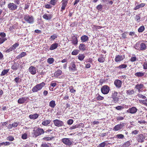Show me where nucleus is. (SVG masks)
<instances>
[{
    "mask_svg": "<svg viewBox=\"0 0 147 147\" xmlns=\"http://www.w3.org/2000/svg\"><path fill=\"white\" fill-rule=\"evenodd\" d=\"M146 41H139L134 46V48L139 51H144L147 48Z\"/></svg>",
    "mask_w": 147,
    "mask_h": 147,
    "instance_id": "1",
    "label": "nucleus"
},
{
    "mask_svg": "<svg viewBox=\"0 0 147 147\" xmlns=\"http://www.w3.org/2000/svg\"><path fill=\"white\" fill-rule=\"evenodd\" d=\"M45 132V131L42 128H38L37 129H34L32 132V136L35 138L43 134Z\"/></svg>",
    "mask_w": 147,
    "mask_h": 147,
    "instance_id": "2",
    "label": "nucleus"
},
{
    "mask_svg": "<svg viewBox=\"0 0 147 147\" xmlns=\"http://www.w3.org/2000/svg\"><path fill=\"white\" fill-rule=\"evenodd\" d=\"M45 85V83L44 82L37 84L32 88V91L33 92H37L40 90Z\"/></svg>",
    "mask_w": 147,
    "mask_h": 147,
    "instance_id": "3",
    "label": "nucleus"
},
{
    "mask_svg": "<svg viewBox=\"0 0 147 147\" xmlns=\"http://www.w3.org/2000/svg\"><path fill=\"white\" fill-rule=\"evenodd\" d=\"M24 19L29 24H32L34 21L33 16L28 14L24 15Z\"/></svg>",
    "mask_w": 147,
    "mask_h": 147,
    "instance_id": "4",
    "label": "nucleus"
},
{
    "mask_svg": "<svg viewBox=\"0 0 147 147\" xmlns=\"http://www.w3.org/2000/svg\"><path fill=\"white\" fill-rule=\"evenodd\" d=\"M61 141L65 145L69 146L73 144L72 140L70 138H63L61 140Z\"/></svg>",
    "mask_w": 147,
    "mask_h": 147,
    "instance_id": "5",
    "label": "nucleus"
},
{
    "mask_svg": "<svg viewBox=\"0 0 147 147\" xmlns=\"http://www.w3.org/2000/svg\"><path fill=\"white\" fill-rule=\"evenodd\" d=\"M18 6L13 3H10L7 5V7L11 11H14L17 9Z\"/></svg>",
    "mask_w": 147,
    "mask_h": 147,
    "instance_id": "6",
    "label": "nucleus"
},
{
    "mask_svg": "<svg viewBox=\"0 0 147 147\" xmlns=\"http://www.w3.org/2000/svg\"><path fill=\"white\" fill-rule=\"evenodd\" d=\"M102 93L105 94L108 93L110 90V88L107 85L103 86L101 89Z\"/></svg>",
    "mask_w": 147,
    "mask_h": 147,
    "instance_id": "7",
    "label": "nucleus"
},
{
    "mask_svg": "<svg viewBox=\"0 0 147 147\" xmlns=\"http://www.w3.org/2000/svg\"><path fill=\"white\" fill-rule=\"evenodd\" d=\"M55 125L57 127H60L63 126L64 125V123L63 121L59 119H55L53 121Z\"/></svg>",
    "mask_w": 147,
    "mask_h": 147,
    "instance_id": "8",
    "label": "nucleus"
},
{
    "mask_svg": "<svg viewBox=\"0 0 147 147\" xmlns=\"http://www.w3.org/2000/svg\"><path fill=\"white\" fill-rule=\"evenodd\" d=\"M125 124L124 123H120L117 124L114 127L113 130L114 131H117L121 130L124 127Z\"/></svg>",
    "mask_w": 147,
    "mask_h": 147,
    "instance_id": "9",
    "label": "nucleus"
},
{
    "mask_svg": "<svg viewBox=\"0 0 147 147\" xmlns=\"http://www.w3.org/2000/svg\"><path fill=\"white\" fill-rule=\"evenodd\" d=\"M114 84L117 88L119 89L121 87L122 82L120 80H115L114 82Z\"/></svg>",
    "mask_w": 147,
    "mask_h": 147,
    "instance_id": "10",
    "label": "nucleus"
},
{
    "mask_svg": "<svg viewBox=\"0 0 147 147\" xmlns=\"http://www.w3.org/2000/svg\"><path fill=\"white\" fill-rule=\"evenodd\" d=\"M138 111L137 109L134 107L129 108L127 111V112L131 114H135Z\"/></svg>",
    "mask_w": 147,
    "mask_h": 147,
    "instance_id": "11",
    "label": "nucleus"
},
{
    "mask_svg": "<svg viewBox=\"0 0 147 147\" xmlns=\"http://www.w3.org/2000/svg\"><path fill=\"white\" fill-rule=\"evenodd\" d=\"M144 88V85L142 84H138L136 85L135 88L138 90V92H142V90Z\"/></svg>",
    "mask_w": 147,
    "mask_h": 147,
    "instance_id": "12",
    "label": "nucleus"
},
{
    "mask_svg": "<svg viewBox=\"0 0 147 147\" xmlns=\"http://www.w3.org/2000/svg\"><path fill=\"white\" fill-rule=\"evenodd\" d=\"M146 138V136L142 134H140L138 136L137 140L139 142L142 143L144 142Z\"/></svg>",
    "mask_w": 147,
    "mask_h": 147,
    "instance_id": "13",
    "label": "nucleus"
},
{
    "mask_svg": "<svg viewBox=\"0 0 147 147\" xmlns=\"http://www.w3.org/2000/svg\"><path fill=\"white\" fill-rule=\"evenodd\" d=\"M28 71L32 75H35L36 73V69L35 67L31 66L28 69Z\"/></svg>",
    "mask_w": 147,
    "mask_h": 147,
    "instance_id": "14",
    "label": "nucleus"
},
{
    "mask_svg": "<svg viewBox=\"0 0 147 147\" xmlns=\"http://www.w3.org/2000/svg\"><path fill=\"white\" fill-rule=\"evenodd\" d=\"M146 5L145 3H141L139 4L137 2H136L135 3V5H136V7L134 8V10H137L141 7H144Z\"/></svg>",
    "mask_w": 147,
    "mask_h": 147,
    "instance_id": "15",
    "label": "nucleus"
},
{
    "mask_svg": "<svg viewBox=\"0 0 147 147\" xmlns=\"http://www.w3.org/2000/svg\"><path fill=\"white\" fill-rule=\"evenodd\" d=\"M69 0H62V7H61V11H62L65 9V8L68 3V1Z\"/></svg>",
    "mask_w": 147,
    "mask_h": 147,
    "instance_id": "16",
    "label": "nucleus"
},
{
    "mask_svg": "<svg viewBox=\"0 0 147 147\" xmlns=\"http://www.w3.org/2000/svg\"><path fill=\"white\" fill-rule=\"evenodd\" d=\"M125 58L124 56L118 55H117L115 58V61L116 62H120L123 60Z\"/></svg>",
    "mask_w": 147,
    "mask_h": 147,
    "instance_id": "17",
    "label": "nucleus"
},
{
    "mask_svg": "<svg viewBox=\"0 0 147 147\" xmlns=\"http://www.w3.org/2000/svg\"><path fill=\"white\" fill-rule=\"evenodd\" d=\"M28 98L27 97H24L21 98H20L18 101V102L19 104H23L26 101Z\"/></svg>",
    "mask_w": 147,
    "mask_h": 147,
    "instance_id": "18",
    "label": "nucleus"
},
{
    "mask_svg": "<svg viewBox=\"0 0 147 147\" xmlns=\"http://www.w3.org/2000/svg\"><path fill=\"white\" fill-rule=\"evenodd\" d=\"M86 46L84 44L81 43L79 45V49L80 50L84 51L86 50Z\"/></svg>",
    "mask_w": 147,
    "mask_h": 147,
    "instance_id": "19",
    "label": "nucleus"
},
{
    "mask_svg": "<svg viewBox=\"0 0 147 147\" xmlns=\"http://www.w3.org/2000/svg\"><path fill=\"white\" fill-rule=\"evenodd\" d=\"M43 18L46 20H50L52 18V16L50 14L45 13L42 16Z\"/></svg>",
    "mask_w": 147,
    "mask_h": 147,
    "instance_id": "20",
    "label": "nucleus"
},
{
    "mask_svg": "<svg viewBox=\"0 0 147 147\" xmlns=\"http://www.w3.org/2000/svg\"><path fill=\"white\" fill-rule=\"evenodd\" d=\"M58 44L57 43H54L51 45L49 49L50 50H52L56 49L58 47Z\"/></svg>",
    "mask_w": 147,
    "mask_h": 147,
    "instance_id": "21",
    "label": "nucleus"
},
{
    "mask_svg": "<svg viewBox=\"0 0 147 147\" xmlns=\"http://www.w3.org/2000/svg\"><path fill=\"white\" fill-rule=\"evenodd\" d=\"M127 67L126 65L125 64H122L119 66L115 67V69H119L121 70L123 69H125Z\"/></svg>",
    "mask_w": 147,
    "mask_h": 147,
    "instance_id": "22",
    "label": "nucleus"
},
{
    "mask_svg": "<svg viewBox=\"0 0 147 147\" xmlns=\"http://www.w3.org/2000/svg\"><path fill=\"white\" fill-rule=\"evenodd\" d=\"M72 43L75 45H76L78 44V40L77 37L75 36H73L72 37Z\"/></svg>",
    "mask_w": 147,
    "mask_h": 147,
    "instance_id": "23",
    "label": "nucleus"
},
{
    "mask_svg": "<svg viewBox=\"0 0 147 147\" xmlns=\"http://www.w3.org/2000/svg\"><path fill=\"white\" fill-rule=\"evenodd\" d=\"M88 38L87 36L84 35L81 37V40L82 42H86L88 41Z\"/></svg>",
    "mask_w": 147,
    "mask_h": 147,
    "instance_id": "24",
    "label": "nucleus"
},
{
    "mask_svg": "<svg viewBox=\"0 0 147 147\" xmlns=\"http://www.w3.org/2000/svg\"><path fill=\"white\" fill-rule=\"evenodd\" d=\"M126 93L127 95H132L135 93V91L133 89H130L129 90H127Z\"/></svg>",
    "mask_w": 147,
    "mask_h": 147,
    "instance_id": "25",
    "label": "nucleus"
},
{
    "mask_svg": "<svg viewBox=\"0 0 147 147\" xmlns=\"http://www.w3.org/2000/svg\"><path fill=\"white\" fill-rule=\"evenodd\" d=\"M145 74L144 72H138L134 74L135 75L138 77H140L143 76Z\"/></svg>",
    "mask_w": 147,
    "mask_h": 147,
    "instance_id": "26",
    "label": "nucleus"
},
{
    "mask_svg": "<svg viewBox=\"0 0 147 147\" xmlns=\"http://www.w3.org/2000/svg\"><path fill=\"white\" fill-rule=\"evenodd\" d=\"M38 114L35 113L33 115L31 114L30 115L29 117L30 119H37L38 117Z\"/></svg>",
    "mask_w": 147,
    "mask_h": 147,
    "instance_id": "27",
    "label": "nucleus"
},
{
    "mask_svg": "<svg viewBox=\"0 0 147 147\" xmlns=\"http://www.w3.org/2000/svg\"><path fill=\"white\" fill-rule=\"evenodd\" d=\"M62 73V71L60 70H58L55 72L54 76L55 77H58L61 75Z\"/></svg>",
    "mask_w": 147,
    "mask_h": 147,
    "instance_id": "28",
    "label": "nucleus"
},
{
    "mask_svg": "<svg viewBox=\"0 0 147 147\" xmlns=\"http://www.w3.org/2000/svg\"><path fill=\"white\" fill-rule=\"evenodd\" d=\"M131 140H130L128 141L125 142L123 145V147H128L131 145Z\"/></svg>",
    "mask_w": 147,
    "mask_h": 147,
    "instance_id": "29",
    "label": "nucleus"
},
{
    "mask_svg": "<svg viewBox=\"0 0 147 147\" xmlns=\"http://www.w3.org/2000/svg\"><path fill=\"white\" fill-rule=\"evenodd\" d=\"M51 120L50 119L45 120L42 122V124L45 126H47L50 123Z\"/></svg>",
    "mask_w": 147,
    "mask_h": 147,
    "instance_id": "30",
    "label": "nucleus"
},
{
    "mask_svg": "<svg viewBox=\"0 0 147 147\" xmlns=\"http://www.w3.org/2000/svg\"><path fill=\"white\" fill-rule=\"evenodd\" d=\"M18 63H15L13 65L11 66V68L14 70H17L18 68Z\"/></svg>",
    "mask_w": 147,
    "mask_h": 147,
    "instance_id": "31",
    "label": "nucleus"
},
{
    "mask_svg": "<svg viewBox=\"0 0 147 147\" xmlns=\"http://www.w3.org/2000/svg\"><path fill=\"white\" fill-rule=\"evenodd\" d=\"M26 55L27 54L26 52H22V53H21L20 55L17 56V57H16V58L17 59H20L26 56Z\"/></svg>",
    "mask_w": 147,
    "mask_h": 147,
    "instance_id": "32",
    "label": "nucleus"
},
{
    "mask_svg": "<svg viewBox=\"0 0 147 147\" xmlns=\"http://www.w3.org/2000/svg\"><path fill=\"white\" fill-rule=\"evenodd\" d=\"M49 106L51 108H54L56 106L55 101L53 100L49 102Z\"/></svg>",
    "mask_w": 147,
    "mask_h": 147,
    "instance_id": "33",
    "label": "nucleus"
},
{
    "mask_svg": "<svg viewBox=\"0 0 147 147\" xmlns=\"http://www.w3.org/2000/svg\"><path fill=\"white\" fill-rule=\"evenodd\" d=\"M9 71V69H4L3 70L1 75H0V76H4L5 75H6V74H7L8 73V71Z\"/></svg>",
    "mask_w": 147,
    "mask_h": 147,
    "instance_id": "34",
    "label": "nucleus"
},
{
    "mask_svg": "<svg viewBox=\"0 0 147 147\" xmlns=\"http://www.w3.org/2000/svg\"><path fill=\"white\" fill-rule=\"evenodd\" d=\"M85 57L84 54H80L78 56V58L80 60L82 61L85 58Z\"/></svg>",
    "mask_w": 147,
    "mask_h": 147,
    "instance_id": "35",
    "label": "nucleus"
},
{
    "mask_svg": "<svg viewBox=\"0 0 147 147\" xmlns=\"http://www.w3.org/2000/svg\"><path fill=\"white\" fill-rule=\"evenodd\" d=\"M54 138V137L52 136L51 137L47 136L43 138V140L45 141H49L52 140Z\"/></svg>",
    "mask_w": 147,
    "mask_h": 147,
    "instance_id": "36",
    "label": "nucleus"
},
{
    "mask_svg": "<svg viewBox=\"0 0 147 147\" xmlns=\"http://www.w3.org/2000/svg\"><path fill=\"white\" fill-rule=\"evenodd\" d=\"M115 138L117 139H122L124 138V136L122 134H118L115 136Z\"/></svg>",
    "mask_w": 147,
    "mask_h": 147,
    "instance_id": "37",
    "label": "nucleus"
},
{
    "mask_svg": "<svg viewBox=\"0 0 147 147\" xmlns=\"http://www.w3.org/2000/svg\"><path fill=\"white\" fill-rule=\"evenodd\" d=\"M54 59L53 58H49L47 59V62L49 64H51L54 62Z\"/></svg>",
    "mask_w": 147,
    "mask_h": 147,
    "instance_id": "38",
    "label": "nucleus"
},
{
    "mask_svg": "<svg viewBox=\"0 0 147 147\" xmlns=\"http://www.w3.org/2000/svg\"><path fill=\"white\" fill-rule=\"evenodd\" d=\"M80 52V51L78 49L74 50L71 53L73 55H76L78 54Z\"/></svg>",
    "mask_w": 147,
    "mask_h": 147,
    "instance_id": "39",
    "label": "nucleus"
},
{
    "mask_svg": "<svg viewBox=\"0 0 147 147\" xmlns=\"http://www.w3.org/2000/svg\"><path fill=\"white\" fill-rule=\"evenodd\" d=\"M57 35L55 34H54L53 35H51V36L50 39L51 40H54L56 38H57Z\"/></svg>",
    "mask_w": 147,
    "mask_h": 147,
    "instance_id": "40",
    "label": "nucleus"
},
{
    "mask_svg": "<svg viewBox=\"0 0 147 147\" xmlns=\"http://www.w3.org/2000/svg\"><path fill=\"white\" fill-rule=\"evenodd\" d=\"M98 60L100 63H103L105 61V59L104 57L102 56L98 58Z\"/></svg>",
    "mask_w": 147,
    "mask_h": 147,
    "instance_id": "41",
    "label": "nucleus"
},
{
    "mask_svg": "<svg viewBox=\"0 0 147 147\" xmlns=\"http://www.w3.org/2000/svg\"><path fill=\"white\" fill-rule=\"evenodd\" d=\"M14 80L16 82L17 84H18L22 80L19 77L16 78Z\"/></svg>",
    "mask_w": 147,
    "mask_h": 147,
    "instance_id": "42",
    "label": "nucleus"
},
{
    "mask_svg": "<svg viewBox=\"0 0 147 147\" xmlns=\"http://www.w3.org/2000/svg\"><path fill=\"white\" fill-rule=\"evenodd\" d=\"M96 96H97V97H96V98L97 100H102L104 99V97L98 94H97Z\"/></svg>",
    "mask_w": 147,
    "mask_h": 147,
    "instance_id": "43",
    "label": "nucleus"
},
{
    "mask_svg": "<svg viewBox=\"0 0 147 147\" xmlns=\"http://www.w3.org/2000/svg\"><path fill=\"white\" fill-rule=\"evenodd\" d=\"M145 30V28L144 26H140L138 29V32H142Z\"/></svg>",
    "mask_w": 147,
    "mask_h": 147,
    "instance_id": "44",
    "label": "nucleus"
},
{
    "mask_svg": "<svg viewBox=\"0 0 147 147\" xmlns=\"http://www.w3.org/2000/svg\"><path fill=\"white\" fill-rule=\"evenodd\" d=\"M80 125L78 124H76L75 125L69 128V129L70 130H72L73 129H75L78 128L79 127Z\"/></svg>",
    "mask_w": 147,
    "mask_h": 147,
    "instance_id": "45",
    "label": "nucleus"
},
{
    "mask_svg": "<svg viewBox=\"0 0 147 147\" xmlns=\"http://www.w3.org/2000/svg\"><path fill=\"white\" fill-rule=\"evenodd\" d=\"M117 93H118L117 92H116L115 91L113 92L111 98H114L117 97Z\"/></svg>",
    "mask_w": 147,
    "mask_h": 147,
    "instance_id": "46",
    "label": "nucleus"
},
{
    "mask_svg": "<svg viewBox=\"0 0 147 147\" xmlns=\"http://www.w3.org/2000/svg\"><path fill=\"white\" fill-rule=\"evenodd\" d=\"M41 146V147H51L50 144L46 143L42 144Z\"/></svg>",
    "mask_w": 147,
    "mask_h": 147,
    "instance_id": "47",
    "label": "nucleus"
},
{
    "mask_svg": "<svg viewBox=\"0 0 147 147\" xmlns=\"http://www.w3.org/2000/svg\"><path fill=\"white\" fill-rule=\"evenodd\" d=\"M106 143L107 142H102L99 144L97 147H104L106 144Z\"/></svg>",
    "mask_w": 147,
    "mask_h": 147,
    "instance_id": "48",
    "label": "nucleus"
},
{
    "mask_svg": "<svg viewBox=\"0 0 147 147\" xmlns=\"http://www.w3.org/2000/svg\"><path fill=\"white\" fill-rule=\"evenodd\" d=\"M7 140L13 141L14 140V138L12 136H9L7 137Z\"/></svg>",
    "mask_w": 147,
    "mask_h": 147,
    "instance_id": "49",
    "label": "nucleus"
},
{
    "mask_svg": "<svg viewBox=\"0 0 147 147\" xmlns=\"http://www.w3.org/2000/svg\"><path fill=\"white\" fill-rule=\"evenodd\" d=\"M19 123L17 122H14L13 123L12 125V126L14 128L16 127L19 125Z\"/></svg>",
    "mask_w": 147,
    "mask_h": 147,
    "instance_id": "50",
    "label": "nucleus"
},
{
    "mask_svg": "<svg viewBox=\"0 0 147 147\" xmlns=\"http://www.w3.org/2000/svg\"><path fill=\"white\" fill-rule=\"evenodd\" d=\"M129 35L134 37L137 36V35L135 34V33L134 32H131L129 33Z\"/></svg>",
    "mask_w": 147,
    "mask_h": 147,
    "instance_id": "51",
    "label": "nucleus"
},
{
    "mask_svg": "<svg viewBox=\"0 0 147 147\" xmlns=\"http://www.w3.org/2000/svg\"><path fill=\"white\" fill-rule=\"evenodd\" d=\"M57 1V0H51L50 2V3L51 5H55Z\"/></svg>",
    "mask_w": 147,
    "mask_h": 147,
    "instance_id": "52",
    "label": "nucleus"
},
{
    "mask_svg": "<svg viewBox=\"0 0 147 147\" xmlns=\"http://www.w3.org/2000/svg\"><path fill=\"white\" fill-rule=\"evenodd\" d=\"M7 39L6 38H0V44L3 43Z\"/></svg>",
    "mask_w": 147,
    "mask_h": 147,
    "instance_id": "53",
    "label": "nucleus"
},
{
    "mask_svg": "<svg viewBox=\"0 0 147 147\" xmlns=\"http://www.w3.org/2000/svg\"><path fill=\"white\" fill-rule=\"evenodd\" d=\"M130 61L131 62H133L137 60V58L136 56L131 57L130 59Z\"/></svg>",
    "mask_w": 147,
    "mask_h": 147,
    "instance_id": "54",
    "label": "nucleus"
},
{
    "mask_svg": "<svg viewBox=\"0 0 147 147\" xmlns=\"http://www.w3.org/2000/svg\"><path fill=\"white\" fill-rule=\"evenodd\" d=\"M102 7V6L101 4L98 5L96 7V9L99 11H101Z\"/></svg>",
    "mask_w": 147,
    "mask_h": 147,
    "instance_id": "55",
    "label": "nucleus"
},
{
    "mask_svg": "<svg viewBox=\"0 0 147 147\" xmlns=\"http://www.w3.org/2000/svg\"><path fill=\"white\" fill-rule=\"evenodd\" d=\"M70 92L71 93H74L76 92V90L74 89L73 87L72 86L70 87H69Z\"/></svg>",
    "mask_w": 147,
    "mask_h": 147,
    "instance_id": "56",
    "label": "nucleus"
},
{
    "mask_svg": "<svg viewBox=\"0 0 147 147\" xmlns=\"http://www.w3.org/2000/svg\"><path fill=\"white\" fill-rule=\"evenodd\" d=\"M124 119V117L122 116H118L117 117L116 119L117 121H121Z\"/></svg>",
    "mask_w": 147,
    "mask_h": 147,
    "instance_id": "57",
    "label": "nucleus"
},
{
    "mask_svg": "<svg viewBox=\"0 0 147 147\" xmlns=\"http://www.w3.org/2000/svg\"><path fill=\"white\" fill-rule=\"evenodd\" d=\"M73 121L72 119H69L67 121V123L68 125H71L73 123Z\"/></svg>",
    "mask_w": 147,
    "mask_h": 147,
    "instance_id": "58",
    "label": "nucleus"
},
{
    "mask_svg": "<svg viewBox=\"0 0 147 147\" xmlns=\"http://www.w3.org/2000/svg\"><path fill=\"white\" fill-rule=\"evenodd\" d=\"M124 107H123L120 106H118L115 107L116 109L118 110H121Z\"/></svg>",
    "mask_w": 147,
    "mask_h": 147,
    "instance_id": "59",
    "label": "nucleus"
},
{
    "mask_svg": "<svg viewBox=\"0 0 147 147\" xmlns=\"http://www.w3.org/2000/svg\"><path fill=\"white\" fill-rule=\"evenodd\" d=\"M143 65L144 69H147V61L144 62Z\"/></svg>",
    "mask_w": 147,
    "mask_h": 147,
    "instance_id": "60",
    "label": "nucleus"
},
{
    "mask_svg": "<svg viewBox=\"0 0 147 147\" xmlns=\"http://www.w3.org/2000/svg\"><path fill=\"white\" fill-rule=\"evenodd\" d=\"M27 138V135L26 134L24 133L23 134L22 136V138L23 139H26Z\"/></svg>",
    "mask_w": 147,
    "mask_h": 147,
    "instance_id": "61",
    "label": "nucleus"
},
{
    "mask_svg": "<svg viewBox=\"0 0 147 147\" xmlns=\"http://www.w3.org/2000/svg\"><path fill=\"white\" fill-rule=\"evenodd\" d=\"M138 96L139 97L145 99L146 98V96H143V95L141 94H138Z\"/></svg>",
    "mask_w": 147,
    "mask_h": 147,
    "instance_id": "62",
    "label": "nucleus"
},
{
    "mask_svg": "<svg viewBox=\"0 0 147 147\" xmlns=\"http://www.w3.org/2000/svg\"><path fill=\"white\" fill-rule=\"evenodd\" d=\"M13 50V49L12 47H10L9 49H7L6 51V52L7 53H8L12 50Z\"/></svg>",
    "mask_w": 147,
    "mask_h": 147,
    "instance_id": "63",
    "label": "nucleus"
},
{
    "mask_svg": "<svg viewBox=\"0 0 147 147\" xmlns=\"http://www.w3.org/2000/svg\"><path fill=\"white\" fill-rule=\"evenodd\" d=\"M113 99L115 103H116L118 102L119 100V98L117 97L113 98Z\"/></svg>",
    "mask_w": 147,
    "mask_h": 147,
    "instance_id": "64",
    "label": "nucleus"
}]
</instances>
